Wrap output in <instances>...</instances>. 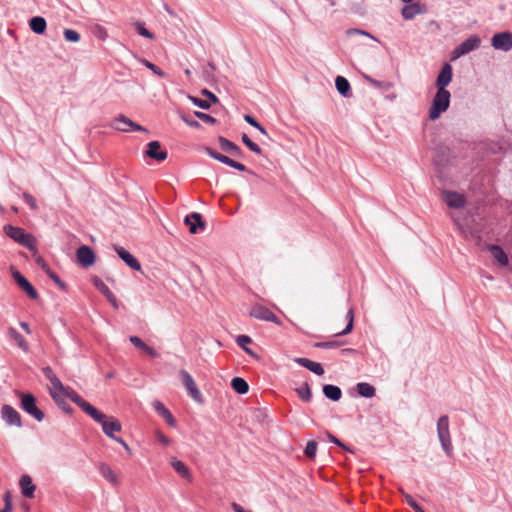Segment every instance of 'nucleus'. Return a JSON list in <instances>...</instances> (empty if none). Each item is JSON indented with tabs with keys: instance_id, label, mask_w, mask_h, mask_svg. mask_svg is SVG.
Returning <instances> with one entry per match:
<instances>
[{
	"instance_id": "nucleus-1",
	"label": "nucleus",
	"mask_w": 512,
	"mask_h": 512,
	"mask_svg": "<svg viewBox=\"0 0 512 512\" xmlns=\"http://www.w3.org/2000/svg\"><path fill=\"white\" fill-rule=\"evenodd\" d=\"M77 402H80L81 409L89 415L94 421L102 426L103 432L110 438H114V432H120L122 429L121 423L114 417H109L85 400H80L76 397Z\"/></svg>"
},
{
	"instance_id": "nucleus-2",
	"label": "nucleus",
	"mask_w": 512,
	"mask_h": 512,
	"mask_svg": "<svg viewBox=\"0 0 512 512\" xmlns=\"http://www.w3.org/2000/svg\"><path fill=\"white\" fill-rule=\"evenodd\" d=\"M450 92L448 90H438L433 98L432 105L429 110V118L436 120L445 112L450 104Z\"/></svg>"
},
{
	"instance_id": "nucleus-3",
	"label": "nucleus",
	"mask_w": 512,
	"mask_h": 512,
	"mask_svg": "<svg viewBox=\"0 0 512 512\" xmlns=\"http://www.w3.org/2000/svg\"><path fill=\"white\" fill-rule=\"evenodd\" d=\"M4 231L8 237L13 239L15 242L27 247L31 251H36V240L35 238L26 233L24 229L14 227L12 225H6Z\"/></svg>"
},
{
	"instance_id": "nucleus-4",
	"label": "nucleus",
	"mask_w": 512,
	"mask_h": 512,
	"mask_svg": "<svg viewBox=\"0 0 512 512\" xmlns=\"http://www.w3.org/2000/svg\"><path fill=\"white\" fill-rule=\"evenodd\" d=\"M437 434L442 449L448 456L453 455V445L449 430V418L447 415L441 416L437 422Z\"/></svg>"
},
{
	"instance_id": "nucleus-5",
	"label": "nucleus",
	"mask_w": 512,
	"mask_h": 512,
	"mask_svg": "<svg viewBox=\"0 0 512 512\" xmlns=\"http://www.w3.org/2000/svg\"><path fill=\"white\" fill-rule=\"evenodd\" d=\"M17 396L21 399V408L31 415L38 422L43 421L45 415L42 410H40L36 405V399L32 394H25L22 392H17Z\"/></svg>"
},
{
	"instance_id": "nucleus-6",
	"label": "nucleus",
	"mask_w": 512,
	"mask_h": 512,
	"mask_svg": "<svg viewBox=\"0 0 512 512\" xmlns=\"http://www.w3.org/2000/svg\"><path fill=\"white\" fill-rule=\"evenodd\" d=\"M179 376L182 380L183 385L185 386L189 395L191 396V398L197 403H202L203 396H202L200 390L198 389L197 384L194 381L193 377L186 370H180Z\"/></svg>"
},
{
	"instance_id": "nucleus-7",
	"label": "nucleus",
	"mask_w": 512,
	"mask_h": 512,
	"mask_svg": "<svg viewBox=\"0 0 512 512\" xmlns=\"http://www.w3.org/2000/svg\"><path fill=\"white\" fill-rule=\"evenodd\" d=\"M249 315L259 320L281 325L280 319L272 311L259 304H256L249 309Z\"/></svg>"
},
{
	"instance_id": "nucleus-8",
	"label": "nucleus",
	"mask_w": 512,
	"mask_h": 512,
	"mask_svg": "<svg viewBox=\"0 0 512 512\" xmlns=\"http://www.w3.org/2000/svg\"><path fill=\"white\" fill-rule=\"evenodd\" d=\"M481 40L478 36H471L457 46L452 52V60H455L480 46Z\"/></svg>"
},
{
	"instance_id": "nucleus-9",
	"label": "nucleus",
	"mask_w": 512,
	"mask_h": 512,
	"mask_svg": "<svg viewBox=\"0 0 512 512\" xmlns=\"http://www.w3.org/2000/svg\"><path fill=\"white\" fill-rule=\"evenodd\" d=\"M1 418L8 426L22 427L21 415L15 408L8 404L1 407Z\"/></svg>"
},
{
	"instance_id": "nucleus-10",
	"label": "nucleus",
	"mask_w": 512,
	"mask_h": 512,
	"mask_svg": "<svg viewBox=\"0 0 512 512\" xmlns=\"http://www.w3.org/2000/svg\"><path fill=\"white\" fill-rule=\"evenodd\" d=\"M76 397L80 400H84L76 391H74L70 387H66V392L60 393L56 395V398H53V400L56 402V404L65 412H70L71 408L65 401V398L71 399L76 405H78L81 408L80 402H77Z\"/></svg>"
},
{
	"instance_id": "nucleus-11",
	"label": "nucleus",
	"mask_w": 512,
	"mask_h": 512,
	"mask_svg": "<svg viewBox=\"0 0 512 512\" xmlns=\"http://www.w3.org/2000/svg\"><path fill=\"white\" fill-rule=\"evenodd\" d=\"M111 127L121 132H128L130 129L135 131H145L144 127L134 123L131 119L122 114L113 120Z\"/></svg>"
},
{
	"instance_id": "nucleus-12",
	"label": "nucleus",
	"mask_w": 512,
	"mask_h": 512,
	"mask_svg": "<svg viewBox=\"0 0 512 512\" xmlns=\"http://www.w3.org/2000/svg\"><path fill=\"white\" fill-rule=\"evenodd\" d=\"M45 377L50 381V395L52 398H56V395L66 392V386L62 384L59 378L55 375L53 370L50 367H44L42 369Z\"/></svg>"
},
{
	"instance_id": "nucleus-13",
	"label": "nucleus",
	"mask_w": 512,
	"mask_h": 512,
	"mask_svg": "<svg viewBox=\"0 0 512 512\" xmlns=\"http://www.w3.org/2000/svg\"><path fill=\"white\" fill-rule=\"evenodd\" d=\"M98 470L101 476L110 483L113 487H118L121 484L119 473L116 472L110 465L105 462L98 464Z\"/></svg>"
},
{
	"instance_id": "nucleus-14",
	"label": "nucleus",
	"mask_w": 512,
	"mask_h": 512,
	"mask_svg": "<svg viewBox=\"0 0 512 512\" xmlns=\"http://www.w3.org/2000/svg\"><path fill=\"white\" fill-rule=\"evenodd\" d=\"M492 46L497 50L509 51L512 49V33H496L491 39Z\"/></svg>"
},
{
	"instance_id": "nucleus-15",
	"label": "nucleus",
	"mask_w": 512,
	"mask_h": 512,
	"mask_svg": "<svg viewBox=\"0 0 512 512\" xmlns=\"http://www.w3.org/2000/svg\"><path fill=\"white\" fill-rule=\"evenodd\" d=\"M12 277L18 286L31 298L37 299L38 293L32 284L18 271L12 270Z\"/></svg>"
},
{
	"instance_id": "nucleus-16",
	"label": "nucleus",
	"mask_w": 512,
	"mask_h": 512,
	"mask_svg": "<svg viewBox=\"0 0 512 512\" xmlns=\"http://www.w3.org/2000/svg\"><path fill=\"white\" fill-rule=\"evenodd\" d=\"M77 260L83 267H90L95 263L96 256L92 248L83 245L77 249Z\"/></svg>"
},
{
	"instance_id": "nucleus-17",
	"label": "nucleus",
	"mask_w": 512,
	"mask_h": 512,
	"mask_svg": "<svg viewBox=\"0 0 512 512\" xmlns=\"http://www.w3.org/2000/svg\"><path fill=\"white\" fill-rule=\"evenodd\" d=\"M145 154L149 158L155 159L158 162H162L167 158V151L161 149L159 141L149 142Z\"/></svg>"
},
{
	"instance_id": "nucleus-18",
	"label": "nucleus",
	"mask_w": 512,
	"mask_h": 512,
	"mask_svg": "<svg viewBox=\"0 0 512 512\" xmlns=\"http://www.w3.org/2000/svg\"><path fill=\"white\" fill-rule=\"evenodd\" d=\"M443 199L450 208H462L464 207L466 200L465 197L457 192L444 191Z\"/></svg>"
},
{
	"instance_id": "nucleus-19",
	"label": "nucleus",
	"mask_w": 512,
	"mask_h": 512,
	"mask_svg": "<svg viewBox=\"0 0 512 512\" xmlns=\"http://www.w3.org/2000/svg\"><path fill=\"white\" fill-rule=\"evenodd\" d=\"M451 80H452V67L450 64L446 63L442 67V69L436 79L437 89L438 90H446V86H448L450 84Z\"/></svg>"
},
{
	"instance_id": "nucleus-20",
	"label": "nucleus",
	"mask_w": 512,
	"mask_h": 512,
	"mask_svg": "<svg viewBox=\"0 0 512 512\" xmlns=\"http://www.w3.org/2000/svg\"><path fill=\"white\" fill-rule=\"evenodd\" d=\"M184 222L188 226L189 232L191 234H196L198 227L202 229L205 227V223L202 220L201 214L196 212L187 215L184 219Z\"/></svg>"
},
{
	"instance_id": "nucleus-21",
	"label": "nucleus",
	"mask_w": 512,
	"mask_h": 512,
	"mask_svg": "<svg viewBox=\"0 0 512 512\" xmlns=\"http://www.w3.org/2000/svg\"><path fill=\"white\" fill-rule=\"evenodd\" d=\"M94 286L106 297L114 308H118V301L108 286L98 277L93 278Z\"/></svg>"
},
{
	"instance_id": "nucleus-22",
	"label": "nucleus",
	"mask_w": 512,
	"mask_h": 512,
	"mask_svg": "<svg viewBox=\"0 0 512 512\" xmlns=\"http://www.w3.org/2000/svg\"><path fill=\"white\" fill-rule=\"evenodd\" d=\"M115 250L119 257L133 270L139 271L141 269L140 262L128 251L122 247H115Z\"/></svg>"
},
{
	"instance_id": "nucleus-23",
	"label": "nucleus",
	"mask_w": 512,
	"mask_h": 512,
	"mask_svg": "<svg viewBox=\"0 0 512 512\" xmlns=\"http://www.w3.org/2000/svg\"><path fill=\"white\" fill-rule=\"evenodd\" d=\"M218 141H219L220 148L224 152H226V153H228V154H230L232 156H235V157H240L241 156V154H242L241 149L235 143H233L232 141H230V140H228V139H226L225 137H222V136L219 137Z\"/></svg>"
},
{
	"instance_id": "nucleus-24",
	"label": "nucleus",
	"mask_w": 512,
	"mask_h": 512,
	"mask_svg": "<svg viewBox=\"0 0 512 512\" xmlns=\"http://www.w3.org/2000/svg\"><path fill=\"white\" fill-rule=\"evenodd\" d=\"M425 11L424 7L419 3H412L402 8L401 14L404 19H413L416 15L422 14Z\"/></svg>"
},
{
	"instance_id": "nucleus-25",
	"label": "nucleus",
	"mask_w": 512,
	"mask_h": 512,
	"mask_svg": "<svg viewBox=\"0 0 512 512\" xmlns=\"http://www.w3.org/2000/svg\"><path fill=\"white\" fill-rule=\"evenodd\" d=\"M19 485L21 487L22 494L27 498H33L35 492V485L32 483V479L28 475H23L20 478Z\"/></svg>"
},
{
	"instance_id": "nucleus-26",
	"label": "nucleus",
	"mask_w": 512,
	"mask_h": 512,
	"mask_svg": "<svg viewBox=\"0 0 512 512\" xmlns=\"http://www.w3.org/2000/svg\"><path fill=\"white\" fill-rule=\"evenodd\" d=\"M153 407L154 409L157 411V413L159 415H161L165 421L167 422V424L169 426H175L176 425V420L175 418L173 417V415L171 414V412L159 401H155L153 403Z\"/></svg>"
},
{
	"instance_id": "nucleus-27",
	"label": "nucleus",
	"mask_w": 512,
	"mask_h": 512,
	"mask_svg": "<svg viewBox=\"0 0 512 512\" xmlns=\"http://www.w3.org/2000/svg\"><path fill=\"white\" fill-rule=\"evenodd\" d=\"M295 362L317 375H322L324 373L322 365L318 362L311 361L307 358H296Z\"/></svg>"
},
{
	"instance_id": "nucleus-28",
	"label": "nucleus",
	"mask_w": 512,
	"mask_h": 512,
	"mask_svg": "<svg viewBox=\"0 0 512 512\" xmlns=\"http://www.w3.org/2000/svg\"><path fill=\"white\" fill-rule=\"evenodd\" d=\"M129 340L135 347L147 353L151 357H159V354L152 347L145 344L138 336H130Z\"/></svg>"
},
{
	"instance_id": "nucleus-29",
	"label": "nucleus",
	"mask_w": 512,
	"mask_h": 512,
	"mask_svg": "<svg viewBox=\"0 0 512 512\" xmlns=\"http://www.w3.org/2000/svg\"><path fill=\"white\" fill-rule=\"evenodd\" d=\"M491 255L497 260L499 265L506 266L508 265V256L503 251V249L497 245H490L488 247Z\"/></svg>"
},
{
	"instance_id": "nucleus-30",
	"label": "nucleus",
	"mask_w": 512,
	"mask_h": 512,
	"mask_svg": "<svg viewBox=\"0 0 512 512\" xmlns=\"http://www.w3.org/2000/svg\"><path fill=\"white\" fill-rule=\"evenodd\" d=\"M171 466L181 477L189 481L192 480L191 472L189 468L184 464V462L177 459H172Z\"/></svg>"
},
{
	"instance_id": "nucleus-31",
	"label": "nucleus",
	"mask_w": 512,
	"mask_h": 512,
	"mask_svg": "<svg viewBox=\"0 0 512 512\" xmlns=\"http://www.w3.org/2000/svg\"><path fill=\"white\" fill-rule=\"evenodd\" d=\"M323 393L327 398L333 401H338L342 396L341 389L331 384H327L323 387Z\"/></svg>"
},
{
	"instance_id": "nucleus-32",
	"label": "nucleus",
	"mask_w": 512,
	"mask_h": 512,
	"mask_svg": "<svg viewBox=\"0 0 512 512\" xmlns=\"http://www.w3.org/2000/svg\"><path fill=\"white\" fill-rule=\"evenodd\" d=\"M30 28L34 33L42 34L46 29V21L43 17H33L29 22Z\"/></svg>"
},
{
	"instance_id": "nucleus-33",
	"label": "nucleus",
	"mask_w": 512,
	"mask_h": 512,
	"mask_svg": "<svg viewBox=\"0 0 512 512\" xmlns=\"http://www.w3.org/2000/svg\"><path fill=\"white\" fill-rule=\"evenodd\" d=\"M231 387L239 394H245L249 390L248 383L241 377H235L231 381Z\"/></svg>"
},
{
	"instance_id": "nucleus-34",
	"label": "nucleus",
	"mask_w": 512,
	"mask_h": 512,
	"mask_svg": "<svg viewBox=\"0 0 512 512\" xmlns=\"http://www.w3.org/2000/svg\"><path fill=\"white\" fill-rule=\"evenodd\" d=\"M335 85L338 90V92L347 97L350 92V84L348 80L342 76H337L335 80Z\"/></svg>"
},
{
	"instance_id": "nucleus-35",
	"label": "nucleus",
	"mask_w": 512,
	"mask_h": 512,
	"mask_svg": "<svg viewBox=\"0 0 512 512\" xmlns=\"http://www.w3.org/2000/svg\"><path fill=\"white\" fill-rule=\"evenodd\" d=\"M357 391L359 395L366 398H371L375 395V388L365 382H361L357 384Z\"/></svg>"
},
{
	"instance_id": "nucleus-36",
	"label": "nucleus",
	"mask_w": 512,
	"mask_h": 512,
	"mask_svg": "<svg viewBox=\"0 0 512 512\" xmlns=\"http://www.w3.org/2000/svg\"><path fill=\"white\" fill-rule=\"evenodd\" d=\"M206 152H207V154L210 157H212V158L218 160L219 162H221L223 164H226V165L231 167V165L233 163V159H231L228 156H225V155H223L221 153H218V152L214 151L211 148H206Z\"/></svg>"
},
{
	"instance_id": "nucleus-37",
	"label": "nucleus",
	"mask_w": 512,
	"mask_h": 512,
	"mask_svg": "<svg viewBox=\"0 0 512 512\" xmlns=\"http://www.w3.org/2000/svg\"><path fill=\"white\" fill-rule=\"evenodd\" d=\"M346 319L348 321L346 328L343 331L338 332L336 335H347L353 330V327H354V309L353 308H350L349 311L347 312Z\"/></svg>"
},
{
	"instance_id": "nucleus-38",
	"label": "nucleus",
	"mask_w": 512,
	"mask_h": 512,
	"mask_svg": "<svg viewBox=\"0 0 512 512\" xmlns=\"http://www.w3.org/2000/svg\"><path fill=\"white\" fill-rule=\"evenodd\" d=\"M252 342L251 338L247 335H239L236 338V343L245 350V352L249 355H255L254 352L247 347L248 344Z\"/></svg>"
},
{
	"instance_id": "nucleus-39",
	"label": "nucleus",
	"mask_w": 512,
	"mask_h": 512,
	"mask_svg": "<svg viewBox=\"0 0 512 512\" xmlns=\"http://www.w3.org/2000/svg\"><path fill=\"white\" fill-rule=\"evenodd\" d=\"M9 334L17 342L20 348L23 350L27 349V342L20 333H18L14 328H9Z\"/></svg>"
},
{
	"instance_id": "nucleus-40",
	"label": "nucleus",
	"mask_w": 512,
	"mask_h": 512,
	"mask_svg": "<svg viewBox=\"0 0 512 512\" xmlns=\"http://www.w3.org/2000/svg\"><path fill=\"white\" fill-rule=\"evenodd\" d=\"M298 396L304 400L309 401L311 399V390L308 383H304L301 387L296 389Z\"/></svg>"
},
{
	"instance_id": "nucleus-41",
	"label": "nucleus",
	"mask_w": 512,
	"mask_h": 512,
	"mask_svg": "<svg viewBox=\"0 0 512 512\" xmlns=\"http://www.w3.org/2000/svg\"><path fill=\"white\" fill-rule=\"evenodd\" d=\"M242 142L251 150L253 151L254 153L256 154H261L262 153V150L261 148L256 144L254 143L246 134H243L242 137Z\"/></svg>"
},
{
	"instance_id": "nucleus-42",
	"label": "nucleus",
	"mask_w": 512,
	"mask_h": 512,
	"mask_svg": "<svg viewBox=\"0 0 512 512\" xmlns=\"http://www.w3.org/2000/svg\"><path fill=\"white\" fill-rule=\"evenodd\" d=\"M141 62L157 76L161 78H164L166 76L163 70H161L158 66L149 62L148 60L143 59Z\"/></svg>"
},
{
	"instance_id": "nucleus-43",
	"label": "nucleus",
	"mask_w": 512,
	"mask_h": 512,
	"mask_svg": "<svg viewBox=\"0 0 512 512\" xmlns=\"http://www.w3.org/2000/svg\"><path fill=\"white\" fill-rule=\"evenodd\" d=\"M316 451H317V443L315 441H309L304 450L305 455L309 459H313L316 455Z\"/></svg>"
},
{
	"instance_id": "nucleus-44",
	"label": "nucleus",
	"mask_w": 512,
	"mask_h": 512,
	"mask_svg": "<svg viewBox=\"0 0 512 512\" xmlns=\"http://www.w3.org/2000/svg\"><path fill=\"white\" fill-rule=\"evenodd\" d=\"M136 31L139 35L146 37L148 39H154L153 33H151L149 30H147L144 25L140 22H137L135 24Z\"/></svg>"
},
{
	"instance_id": "nucleus-45",
	"label": "nucleus",
	"mask_w": 512,
	"mask_h": 512,
	"mask_svg": "<svg viewBox=\"0 0 512 512\" xmlns=\"http://www.w3.org/2000/svg\"><path fill=\"white\" fill-rule=\"evenodd\" d=\"M195 116L198 119H200L201 121H203L204 123H207L210 125H214L217 122V120L214 117H212L209 114L203 113V112L196 111Z\"/></svg>"
},
{
	"instance_id": "nucleus-46",
	"label": "nucleus",
	"mask_w": 512,
	"mask_h": 512,
	"mask_svg": "<svg viewBox=\"0 0 512 512\" xmlns=\"http://www.w3.org/2000/svg\"><path fill=\"white\" fill-rule=\"evenodd\" d=\"M64 37L67 41L70 42H78L80 39V35L77 31L71 29L64 30Z\"/></svg>"
},
{
	"instance_id": "nucleus-47",
	"label": "nucleus",
	"mask_w": 512,
	"mask_h": 512,
	"mask_svg": "<svg viewBox=\"0 0 512 512\" xmlns=\"http://www.w3.org/2000/svg\"><path fill=\"white\" fill-rule=\"evenodd\" d=\"M406 503L416 512H425L413 499V497L407 493L404 494Z\"/></svg>"
},
{
	"instance_id": "nucleus-48",
	"label": "nucleus",
	"mask_w": 512,
	"mask_h": 512,
	"mask_svg": "<svg viewBox=\"0 0 512 512\" xmlns=\"http://www.w3.org/2000/svg\"><path fill=\"white\" fill-rule=\"evenodd\" d=\"M47 275L55 282V284L63 291L67 289V285L52 270Z\"/></svg>"
},
{
	"instance_id": "nucleus-49",
	"label": "nucleus",
	"mask_w": 512,
	"mask_h": 512,
	"mask_svg": "<svg viewBox=\"0 0 512 512\" xmlns=\"http://www.w3.org/2000/svg\"><path fill=\"white\" fill-rule=\"evenodd\" d=\"M325 435L327 437V439L336 444L337 446L349 451V452H353L351 449H349L348 447H346L338 438H336L333 434H331L329 431H326L325 432Z\"/></svg>"
},
{
	"instance_id": "nucleus-50",
	"label": "nucleus",
	"mask_w": 512,
	"mask_h": 512,
	"mask_svg": "<svg viewBox=\"0 0 512 512\" xmlns=\"http://www.w3.org/2000/svg\"><path fill=\"white\" fill-rule=\"evenodd\" d=\"M23 199L30 206L31 209H33V210L38 209L36 199L31 194L24 192Z\"/></svg>"
},
{
	"instance_id": "nucleus-51",
	"label": "nucleus",
	"mask_w": 512,
	"mask_h": 512,
	"mask_svg": "<svg viewBox=\"0 0 512 512\" xmlns=\"http://www.w3.org/2000/svg\"><path fill=\"white\" fill-rule=\"evenodd\" d=\"M347 35L348 36L363 35V36L369 37V38L377 41V39L374 36H372L370 33H368L367 31H364V30H360V29H349L347 31Z\"/></svg>"
},
{
	"instance_id": "nucleus-52",
	"label": "nucleus",
	"mask_w": 512,
	"mask_h": 512,
	"mask_svg": "<svg viewBox=\"0 0 512 512\" xmlns=\"http://www.w3.org/2000/svg\"><path fill=\"white\" fill-rule=\"evenodd\" d=\"M190 100L198 107L202 108V109H209L210 107V102L207 101V100H202V99H199L197 97H190Z\"/></svg>"
},
{
	"instance_id": "nucleus-53",
	"label": "nucleus",
	"mask_w": 512,
	"mask_h": 512,
	"mask_svg": "<svg viewBox=\"0 0 512 512\" xmlns=\"http://www.w3.org/2000/svg\"><path fill=\"white\" fill-rule=\"evenodd\" d=\"M366 79H367L370 83H372L374 86L379 87V88L389 89V88L391 87V84H390V83H387V82L382 83V82H379V81L374 80V79L369 78V77H366Z\"/></svg>"
},
{
	"instance_id": "nucleus-54",
	"label": "nucleus",
	"mask_w": 512,
	"mask_h": 512,
	"mask_svg": "<svg viewBox=\"0 0 512 512\" xmlns=\"http://www.w3.org/2000/svg\"><path fill=\"white\" fill-rule=\"evenodd\" d=\"M36 263L45 271V273L47 274L48 271H50V267L48 266V264L45 262V260L41 257V256H37L36 259H35Z\"/></svg>"
},
{
	"instance_id": "nucleus-55",
	"label": "nucleus",
	"mask_w": 512,
	"mask_h": 512,
	"mask_svg": "<svg viewBox=\"0 0 512 512\" xmlns=\"http://www.w3.org/2000/svg\"><path fill=\"white\" fill-rule=\"evenodd\" d=\"M181 119L190 127L199 128L200 124L196 120L189 119L185 115H181Z\"/></svg>"
},
{
	"instance_id": "nucleus-56",
	"label": "nucleus",
	"mask_w": 512,
	"mask_h": 512,
	"mask_svg": "<svg viewBox=\"0 0 512 512\" xmlns=\"http://www.w3.org/2000/svg\"><path fill=\"white\" fill-rule=\"evenodd\" d=\"M157 439L165 446L170 445V439L166 437L161 431L156 432Z\"/></svg>"
},
{
	"instance_id": "nucleus-57",
	"label": "nucleus",
	"mask_w": 512,
	"mask_h": 512,
	"mask_svg": "<svg viewBox=\"0 0 512 512\" xmlns=\"http://www.w3.org/2000/svg\"><path fill=\"white\" fill-rule=\"evenodd\" d=\"M316 347L335 348V347H338V342H336V341L321 342V343H317Z\"/></svg>"
},
{
	"instance_id": "nucleus-58",
	"label": "nucleus",
	"mask_w": 512,
	"mask_h": 512,
	"mask_svg": "<svg viewBox=\"0 0 512 512\" xmlns=\"http://www.w3.org/2000/svg\"><path fill=\"white\" fill-rule=\"evenodd\" d=\"M201 93L202 95L206 96L212 103H217L219 101L218 98L207 89H203Z\"/></svg>"
},
{
	"instance_id": "nucleus-59",
	"label": "nucleus",
	"mask_w": 512,
	"mask_h": 512,
	"mask_svg": "<svg viewBox=\"0 0 512 512\" xmlns=\"http://www.w3.org/2000/svg\"><path fill=\"white\" fill-rule=\"evenodd\" d=\"M244 120H245L248 124H250L251 126H253V127H255V128H256V127H259V124H260V123H258V122L256 121V119H255L254 117H252L251 115H248V114H247V115H245V116H244Z\"/></svg>"
},
{
	"instance_id": "nucleus-60",
	"label": "nucleus",
	"mask_w": 512,
	"mask_h": 512,
	"mask_svg": "<svg viewBox=\"0 0 512 512\" xmlns=\"http://www.w3.org/2000/svg\"><path fill=\"white\" fill-rule=\"evenodd\" d=\"M231 167L236 169V170H239V171H246L247 170L245 165H243L240 162L234 161V160H233V163H232Z\"/></svg>"
},
{
	"instance_id": "nucleus-61",
	"label": "nucleus",
	"mask_w": 512,
	"mask_h": 512,
	"mask_svg": "<svg viewBox=\"0 0 512 512\" xmlns=\"http://www.w3.org/2000/svg\"><path fill=\"white\" fill-rule=\"evenodd\" d=\"M4 502H5V506H8V507L12 508V499H11V494H10L9 491H7L4 494Z\"/></svg>"
},
{
	"instance_id": "nucleus-62",
	"label": "nucleus",
	"mask_w": 512,
	"mask_h": 512,
	"mask_svg": "<svg viewBox=\"0 0 512 512\" xmlns=\"http://www.w3.org/2000/svg\"><path fill=\"white\" fill-rule=\"evenodd\" d=\"M115 441H117L118 443H120L126 450H130L128 444L120 437H115L113 438Z\"/></svg>"
},
{
	"instance_id": "nucleus-63",
	"label": "nucleus",
	"mask_w": 512,
	"mask_h": 512,
	"mask_svg": "<svg viewBox=\"0 0 512 512\" xmlns=\"http://www.w3.org/2000/svg\"><path fill=\"white\" fill-rule=\"evenodd\" d=\"M20 326H21V328H22L26 333H28V334H30V333H31L28 323H26V322H21V323H20Z\"/></svg>"
},
{
	"instance_id": "nucleus-64",
	"label": "nucleus",
	"mask_w": 512,
	"mask_h": 512,
	"mask_svg": "<svg viewBox=\"0 0 512 512\" xmlns=\"http://www.w3.org/2000/svg\"><path fill=\"white\" fill-rule=\"evenodd\" d=\"M256 129L259 130L263 135H267L266 129L261 124H259V127H256Z\"/></svg>"
}]
</instances>
